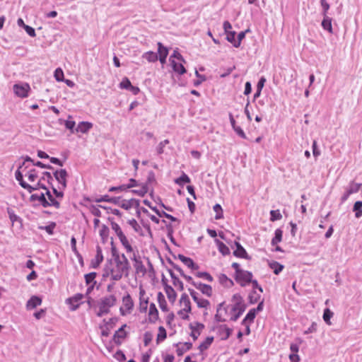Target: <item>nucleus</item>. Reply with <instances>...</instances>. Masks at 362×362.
Listing matches in <instances>:
<instances>
[{"instance_id":"f257e3e1","label":"nucleus","mask_w":362,"mask_h":362,"mask_svg":"<svg viewBox=\"0 0 362 362\" xmlns=\"http://www.w3.org/2000/svg\"><path fill=\"white\" fill-rule=\"evenodd\" d=\"M117 302L115 295L105 296L100 299L98 303L99 310L96 313L98 317H103L110 313V308L113 307Z\"/></svg>"},{"instance_id":"f03ea898","label":"nucleus","mask_w":362,"mask_h":362,"mask_svg":"<svg viewBox=\"0 0 362 362\" xmlns=\"http://www.w3.org/2000/svg\"><path fill=\"white\" fill-rule=\"evenodd\" d=\"M115 262L116 264V269H115V274H112V279L119 281L122 278L123 275L127 277L131 266L124 264V262H121V259L115 260Z\"/></svg>"},{"instance_id":"7ed1b4c3","label":"nucleus","mask_w":362,"mask_h":362,"mask_svg":"<svg viewBox=\"0 0 362 362\" xmlns=\"http://www.w3.org/2000/svg\"><path fill=\"white\" fill-rule=\"evenodd\" d=\"M252 276L253 275L251 272L244 269L240 273L234 274L235 281L243 287L245 286L247 284H250Z\"/></svg>"},{"instance_id":"20e7f679","label":"nucleus","mask_w":362,"mask_h":362,"mask_svg":"<svg viewBox=\"0 0 362 362\" xmlns=\"http://www.w3.org/2000/svg\"><path fill=\"white\" fill-rule=\"evenodd\" d=\"M53 176L56 180L62 185V189L67 187V177L69 176L66 169L57 170L53 173Z\"/></svg>"},{"instance_id":"39448f33","label":"nucleus","mask_w":362,"mask_h":362,"mask_svg":"<svg viewBox=\"0 0 362 362\" xmlns=\"http://www.w3.org/2000/svg\"><path fill=\"white\" fill-rule=\"evenodd\" d=\"M15 177H16V180L18 182L21 187H23V189L28 190V192L29 193H32L33 192L37 190V187L29 185L23 180V175L21 171L16 170L15 173Z\"/></svg>"},{"instance_id":"423d86ee","label":"nucleus","mask_w":362,"mask_h":362,"mask_svg":"<svg viewBox=\"0 0 362 362\" xmlns=\"http://www.w3.org/2000/svg\"><path fill=\"white\" fill-rule=\"evenodd\" d=\"M30 89V86L27 83L23 84H15L13 86L14 93L20 98L28 97Z\"/></svg>"},{"instance_id":"0eeeda50","label":"nucleus","mask_w":362,"mask_h":362,"mask_svg":"<svg viewBox=\"0 0 362 362\" xmlns=\"http://www.w3.org/2000/svg\"><path fill=\"white\" fill-rule=\"evenodd\" d=\"M189 328L192 330L189 335L195 341L197 339L198 337L201 334V332L204 328V325L201 322H196L194 323H190L189 325Z\"/></svg>"},{"instance_id":"6e6552de","label":"nucleus","mask_w":362,"mask_h":362,"mask_svg":"<svg viewBox=\"0 0 362 362\" xmlns=\"http://www.w3.org/2000/svg\"><path fill=\"white\" fill-rule=\"evenodd\" d=\"M180 304H183L185 308L182 310H180L177 312L178 315L182 314L184 312L187 313H189L192 311L191 302L189 298V296L187 293H184L182 294L181 298L180 299Z\"/></svg>"},{"instance_id":"1a4fd4ad","label":"nucleus","mask_w":362,"mask_h":362,"mask_svg":"<svg viewBox=\"0 0 362 362\" xmlns=\"http://www.w3.org/2000/svg\"><path fill=\"white\" fill-rule=\"evenodd\" d=\"M234 245L236 249L233 251V255L236 257L250 259L251 257L247 254L245 249L238 241H235Z\"/></svg>"},{"instance_id":"9d476101","label":"nucleus","mask_w":362,"mask_h":362,"mask_svg":"<svg viewBox=\"0 0 362 362\" xmlns=\"http://www.w3.org/2000/svg\"><path fill=\"white\" fill-rule=\"evenodd\" d=\"M103 255L102 252V249L99 245L96 247V255L95 259L91 260L90 267L93 269H97L99 267L100 264L103 261Z\"/></svg>"},{"instance_id":"9b49d317","label":"nucleus","mask_w":362,"mask_h":362,"mask_svg":"<svg viewBox=\"0 0 362 362\" xmlns=\"http://www.w3.org/2000/svg\"><path fill=\"white\" fill-rule=\"evenodd\" d=\"M127 325H123L118 330H117L113 334L112 340L117 345L119 346L122 344L120 339H124L127 337V332L124 331V328Z\"/></svg>"},{"instance_id":"f8f14e48","label":"nucleus","mask_w":362,"mask_h":362,"mask_svg":"<svg viewBox=\"0 0 362 362\" xmlns=\"http://www.w3.org/2000/svg\"><path fill=\"white\" fill-rule=\"evenodd\" d=\"M177 258L188 268L191 269L192 270H197L199 267L198 264H197L192 259L188 257H185V255L182 254H178Z\"/></svg>"},{"instance_id":"ddd939ff","label":"nucleus","mask_w":362,"mask_h":362,"mask_svg":"<svg viewBox=\"0 0 362 362\" xmlns=\"http://www.w3.org/2000/svg\"><path fill=\"white\" fill-rule=\"evenodd\" d=\"M139 205H140L139 200L134 199V198L130 199L128 201L124 199L121 203L119 202V206L121 208H122L125 210H129L133 206H134L136 209H139Z\"/></svg>"},{"instance_id":"4468645a","label":"nucleus","mask_w":362,"mask_h":362,"mask_svg":"<svg viewBox=\"0 0 362 362\" xmlns=\"http://www.w3.org/2000/svg\"><path fill=\"white\" fill-rule=\"evenodd\" d=\"M194 287L199 290L202 294L206 295L208 297H211L213 293L212 287L210 285L203 284L202 282H197L194 284Z\"/></svg>"},{"instance_id":"2eb2a0df","label":"nucleus","mask_w":362,"mask_h":362,"mask_svg":"<svg viewBox=\"0 0 362 362\" xmlns=\"http://www.w3.org/2000/svg\"><path fill=\"white\" fill-rule=\"evenodd\" d=\"M229 119H230V124L233 127V129L235 131V132L240 138L246 139L247 136H246L244 131L243 130V129L240 127L236 125V122L231 113H229Z\"/></svg>"},{"instance_id":"dca6fc26","label":"nucleus","mask_w":362,"mask_h":362,"mask_svg":"<svg viewBox=\"0 0 362 362\" xmlns=\"http://www.w3.org/2000/svg\"><path fill=\"white\" fill-rule=\"evenodd\" d=\"M158 320V310L153 303H151L149 306L148 311V322L150 323H155Z\"/></svg>"},{"instance_id":"f3484780","label":"nucleus","mask_w":362,"mask_h":362,"mask_svg":"<svg viewBox=\"0 0 362 362\" xmlns=\"http://www.w3.org/2000/svg\"><path fill=\"white\" fill-rule=\"evenodd\" d=\"M83 298V295L81 293H77L74 296L69 298L66 300L71 305V309L72 310H76L79 307L78 302L82 300Z\"/></svg>"},{"instance_id":"a211bd4d","label":"nucleus","mask_w":362,"mask_h":362,"mask_svg":"<svg viewBox=\"0 0 362 362\" xmlns=\"http://www.w3.org/2000/svg\"><path fill=\"white\" fill-rule=\"evenodd\" d=\"M42 303V298L37 296H33L28 300L26 308L28 310L35 308L37 306L40 305Z\"/></svg>"},{"instance_id":"6ab92c4d","label":"nucleus","mask_w":362,"mask_h":362,"mask_svg":"<svg viewBox=\"0 0 362 362\" xmlns=\"http://www.w3.org/2000/svg\"><path fill=\"white\" fill-rule=\"evenodd\" d=\"M93 127V124L89 122H81L75 129V132L87 133Z\"/></svg>"},{"instance_id":"aec40b11","label":"nucleus","mask_w":362,"mask_h":362,"mask_svg":"<svg viewBox=\"0 0 362 362\" xmlns=\"http://www.w3.org/2000/svg\"><path fill=\"white\" fill-rule=\"evenodd\" d=\"M120 199H121L120 197H110L109 195L105 194V195L101 196L100 198L96 199L95 202H106L112 203V204L119 206Z\"/></svg>"},{"instance_id":"412c9836","label":"nucleus","mask_w":362,"mask_h":362,"mask_svg":"<svg viewBox=\"0 0 362 362\" xmlns=\"http://www.w3.org/2000/svg\"><path fill=\"white\" fill-rule=\"evenodd\" d=\"M218 332L223 335L221 340H226L231 335L233 329L229 328L226 325H221L218 326Z\"/></svg>"},{"instance_id":"4be33fe9","label":"nucleus","mask_w":362,"mask_h":362,"mask_svg":"<svg viewBox=\"0 0 362 362\" xmlns=\"http://www.w3.org/2000/svg\"><path fill=\"white\" fill-rule=\"evenodd\" d=\"M122 303L127 313H130L134 308V301L129 293L122 298Z\"/></svg>"},{"instance_id":"5701e85b","label":"nucleus","mask_w":362,"mask_h":362,"mask_svg":"<svg viewBox=\"0 0 362 362\" xmlns=\"http://www.w3.org/2000/svg\"><path fill=\"white\" fill-rule=\"evenodd\" d=\"M332 19L329 16H323V20L321 23L322 28L329 33H333V29L332 25Z\"/></svg>"},{"instance_id":"b1692460","label":"nucleus","mask_w":362,"mask_h":362,"mask_svg":"<svg viewBox=\"0 0 362 362\" xmlns=\"http://www.w3.org/2000/svg\"><path fill=\"white\" fill-rule=\"evenodd\" d=\"M157 300H158V303L159 304V307L161 309V310L163 312H168V308L167 302H166L165 296L162 292L158 293Z\"/></svg>"},{"instance_id":"393cba45","label":"nucleus","mask_w":362,"mask_h":362,"mask_svg":"<svg viewBox=\"0 0 362 362\" xmlns=\"http://www.w3.org/2000/svg\"><path fill=\"white\" fill-rule=\"evenodd\" d=\"M215 243L218 247V251L223 256H226V255H228L230 254V249L226 244H224L223 242H221V240H219L218 239H215Z\"/></svg>"},{"instance_id":"a878e982","label":"nucleus","mask_w":362,"mask_h":362,"mask_svg":"<svg viewBox=\"0 0 362 362\" xmlns=\"http://www.w3.org/2000/svg\"><path fill=\"white\" fill-rule=\"evenodd\" d=\"M170 63L175 72H177L180 75H182L187 72L186 69L182 63H177L175 60H170Z\"/></svg>"},{"instance_id":"bb28decb","label":"nucleus","mask_w":362,"mask_h":362,"mask_svg":"<svg viewBox=\"0 0 362 362\" xmlns=\"http://www.w3.org/2000/svg\"><path fill=\"white\" fill-rule=\"evenodd\" d=\"M269 267L273 270L276 275L279 274L284 268V266L276 261L269 262Z\"/></svg>"},{"instance_id":"cd10ccee","label":"nucleus","mask_w":362,"mask_h":362,"mask_svg":"<svg viewBox=\"0 0 362 362\" xmlns=\"http://www.w3.org/2000/svg\"><path fill=\"white\" fill-rule=\"evenodd\" d=\"M214 337L211 336V337H207L205 340L201 343L199 344V346H198V349L200 351V352H203L205 350H207L209 346L211 345V344L213 343L214 341Z\"/></svg>"},{"instance_id":"c85d7f7f","label":"nucleus","mask_w":362,"mask_h":362,"mask_svg":"<svg viewBox=\"0 0 362 362\" xmlns=\"http://www.w3.org/2000/svg\"><path fill=\"white\" fill-rule=\"evenodd\" d=\"M190 182L191 180L189 177L184 172L182 173V175L179 177L175 180V183L181 187H183L185 184L189 183Z\"/></svg>"},{"instance_id":"c756f323","label":"nucleus","mask_w":362,"mask_h":362,"mask_svg":"<svg viewBox=\"0 0 362 362\" xmlns=\"http://www.w3.org/2000/svg\"><path fill=\"white\" fill-rule=\"evenodd\" d=\"M46 190V192H45V194L46 196L47 197V199L49 201V206H54L56 209H59L60 208V203L59 202H58L53 196L52 194H51L50 191L47 188Z\"/></svg>"},{"instance_id":"7c9ffc66","label":"nucleus","mask_w":362,"mask_h":362,"mask_svg":"<svg viewBox=\"0 0 362 362\" xmlns=\"http://www.w3.org/2000/svg\"><path fill=\"white\" fill-rule=\"evenodd\" d=\"M219 283L226 286V287H231L234 285L233 280L229 279L226 274H221L219 276Z\"/></svg>"},{"instance_id":"2f4dec72","label":"nucleus","mask_w":362,"mask_h":362,"mask_svg":"<svg viewBox=\"0 0 362 362\" xmlns=\"http://www.w3.org/2000/svg\"><path fill=\"white\" fill-rule=\"evenodd\" d=\"M283 237V230L280 228H277L274 232V237L272 239V245H276L279 243L281 242Z\"/></svg>"},{"instance_id":"473e14b6","label":"nucleus","mask_w":362,"mask_h":362,"mask_svg":"<svg viewBox=\"0 0 362 362\" xmlns=\"http://www.w3.org/2000/svg\"><path fill=\"white\" fill-rule=\"evenodd\" d=\"M142 57L146 59L149 62H155L158 59V54L152 51H148L144 53Z\"/></svg>"},{"instance_id":"72a5a7b5","label":"nucleus","mask_w":362,"mask_h":362,"mask_svg":"<svg viewBox=\"0 0 362 362\" xmlns=\"http://www.w3.org/2000/svg\"><path fill=\"white\" fill-rule=\"evenodd\" d=\"M167 297L171 303H174L176 300L177 293L173 287H167L165 290Z\"/></svg>"},{"instance_id":"f704fd0d","label":"nucleus","mask_w":362,"mask_h":362,"mask_svg":"<svg viewBox=\"0 0 362 362\" xmlns=\"http://www.w3.org/2000/svg\"><path fill=\"white\" fill-rule=\"evenodd\" d=\"M7 213L8 214L9 219L13 224L15 222H19L21 224H22V218L20 216H17L12 209L7 208Z\"/></svg>"},{"instance_id":"c9c22d12","label":"nucleus","mask_w":362,"mask_h":362,"mask_svg":"<svg viewBox=\"0 0 362 362\" xmlns=\"http://www.w3.org/2000/svg\"><path fill=\"white\" fill-rule=\"evenodd\" d=\"M149 189L148 187H147V183H143L141 185V188L140 189H132L131 190V192H132L134 194H136L139 197H144L146 194L148 192Z\"/></svg>"},{"instance_id":"e433bc0d","label":"nucleus","mask_w":362,"mask_h":362,"mask_svg":"<svg viewBox=\"0 0 362 362\" xmlns=\"http://www.w3.org/2000/svg\"><path fill=\"white\" fill-rule=\"evenodd\" d=\"M353 211L355 212V217L359 218L362 216V201H356L353 207Z\"/></svg>"},{"instance_id":"4c0bfd02","label":"nucleus","mask_w":362,"mask_h":362,"mask_svg":"<svg viewBox=\"0 0 362 362\" xmlns=\"http://www.w3.org/2000/svg\"><path fill=\"white\" fill-rule=\"evenodd\" d=\"M167 338V332L163 326L158 327V334L157 335L156 342L159 344Z\"/></svg>"},{"instance_id":"58836bf2","label":"nucleus","mask_w":362,"mask_h":362,"mask_svg":"<svg viewBox=\"0 0 362 362\" xmlns=\"http://www.w3.org/2000/svg\"><path fill=\"white\" fill-rule=\"evenodd\" d=\"M139 301V312L141 313H146L148 309V298H147L146 299H143L142 298H140Z\"/></svg>"},{"instance_id":"ea45409f","label":"nucleus","mask_w":362,"mask_h":362,"mask_svg":"<svg viewBox=\"0 0 362 362\" xmlns=\"http://www.w3.org/2000/svg\"><path fill=\"white\" fill-rule=\"evenodd\" d=\"M213 209L216 212V220H219L223 217V209L219 204H216L214 206Z\"/></svg>"},{"instance_id":"a19ab883","label":"nucleus","mask_w":362,"mask_h":362,"mask_svg":"<svg viewBox=\"0 0 362 362\" xmlns=\"http://www.w3.org/2000/svg\"><path fill=\"white\" fill-rule=\"evenodd\" d=\"M134 266L135 267L136 272L137 274L142 273L143 275H144L146 273V269L144 265L143 264L142 262L141 261V259L139 261H136Z\"/></svg>"},{"instance_id":"79ce46f5","label":"nucleus","mask_w":362,"mask_h":362,"mask_svg":"<svg viewBox=\"0 0 362 362\" xmlns=\"http://www.w3.org/2000/svg\"><path fill=\"white\" fill-rule=\"evenodd\" d=\"M195 276L198 278L204 279L209 282L214 281L213 276L207 272H198L195 274Z\"/></svg>"},{"instance_id":"37998d69","label":"nucleus","mask_w":362,"mask_h":362,"mask_svg":"<svg viewBox=\"0 0 362 362\" xmlns=\"http://www.w3.org/2000/svg\"><path fill=\"white\" fill-rule=\"evenodd\" d=\"M56 223L51 222L49 225L45 226H39L38 228L40 230H45L49 235H53Z\"/></svg>"},{"instance_id":"c03bdc74","label":"nucleus","mask_w":362,"mask_h":362,"mask_svg":"<svg viewBox=\"0 0 362 362\" xmlns=\"http://www.w3.org/2000/svg\"><path fill=\"white\" fill-rule=\"evenodd\" d=\"M260 298V295L257 294L255 290H252L248 296L249 303L250 304L256 303Z\"/></svg>"},{"instance_id":"a18cd8bd","label":"nucleus","mask_w":362,"mask_h":362,"mask_svg":"<svg viewBox=\"0 0 362 362\" xmlns=\"http://www.w3.org/2000/svg\"><path fill=\"white\" fill-rule=\"evenodd\" d=\"M158 54L163 57L168 55V49L160 42H158Z\"/></svg>"},{"instance_id":"49530a36","label":"nucleus","mask_w":362,"mask_h":362,"mask_svg":"<svg viewBox=\"0 0 362 362\" xmlns=\"http://www.w3.org/2000/svg\"><path fill=\"white\" fill-rule=\"evenodd\" d=\"M128 223L133 228L134 231L139 233L140 234V235H142V236L144 235V234L142 233L141 228L140 227V226L138 224L137 221L134 218L129 220Z\"/></svg>"},{"instance_id":"de8ad7c7","label":"nucleus","mask_w":362,"mask_h":362,"mask_svg":"<svg viewBox=\"0 0 362 362\" xmlns=\"http://www.w3.org/2000/svg\"><path fill=\"white\" fill-rule=\"evenodd\" d=\"M334 313L329 308H325L323 313V320L327 325H331L330 319L332 317Z\"/></svg>"},{"instance_id":"09e8293b","label":"nucleus","mask_w":362,"mask_h":362,"mask_svg":"<svg viewBox=\"0 0 362 362\" xmlns=\"http://www.w3.org/2000/svg\"><path fill=\"white\" fill-rule=\"evenodd\" d=\"M97 276V273L95 272H90L88 274H85L84 278L86 281V284L87 285H90V284H94L95 278Z\"/></svg>"},{"instance_id":"8fccbe9b","label":"nucleus","mask_w":362,"mask_h":362,"mask_svg":"<svg viewBox=\"0 0 362 362\" xmlns=\"http://www.w3.org/2000/svg\"><path fill=\"white\" fill-rule=\"evenodd\" d=\"M361 187V184L355 183L354 181H352L350 182L349 187L347 190L349 191V193H351L352 194L354 193L358 192Z\"/></svg>"},{"instance_id":"3c124183","label":"nucleus","mask_w":362,"mask_h":362,"mask_svg":"<svg viewBox=\"0 0 362 362\" xmlns=\"http://www.w3.org/2000/svg\"><path fill=\"white\" fill-rule=\"evenodd\" d=\"M110 245H111V253H112V257L114 258V261L119 259H120V255L119 254V252H118L117 247H115V245L114 244V241H113V238H111Z\"/></svg>"},{"instance_id":"603ef678","label":"nucleus","mask_w":362,"mask_h":362,"mask_svg":"<svg viewBox=\"0 0 362 362\" xmlns=\"http://www.w3.org/2000/svg\"><path fill=\"white\" fill-rule=\"evenodd\" d=\"M195 76L198 78L197 80H194L193 84L194 86L197 87L202 84V82L206 80V78L204 75L200 74L197 70L195 71Z\"/></svg>"},{"instance_id":"864d4df0","label":"nucleus","mask_w":362,"mask_h":362,"mask_svg":"<svg viewBox=\"0 0 362 362\" xmlns=\"http://www.w3.org/2000/svg\"><path fill=\"white\" fill-rule=\"evenodd\" d=\"M247 308V305H243L241 308H240V310H237L236 312H233L234 314L231 316L230 320L235 322L238 320V319L243 315V313L245 312V309Z\"/></svg>"},{"instance_id":"5fc2aeb1","label":"nucleus","mask_w":362,"mask_h":362,"mask_svg":"<svg viewBox=\"0 0 362 362\" xmlns=\"http://www.w3.org/2000/svg\"><path fill=\"white\" fill-rule=\"evenodd\" d=\"M170 143L168 139H165L160 141L156 147V152L158 155H161L164 153V147Z\"/></svg>"},{"instance_id":"6e6d98bb","label":"nucleus","mask_w":362,"mask_h":362,"mask_svg":"<svg viewBox=\"0 0 362 362\" xmlns=\"http://www.w3.org/2000/svg\"><path fill=\"white\" fill-rule=\"evenodd\" d=\"M112 274H115V269L112 267H109L108 264H105V267L103 269V277L104 279H105V278L108 277L110 276V274H111V277H112Z\"/></svg>"},{"instance_id":"4d7b16f0","label":"nucleus","mask_w":362,"mask_h":362,"mask_svg":"<svg viewBox=\"0 0 362 362\" xmlns=\"http://www.w3.org/2000/svg\"><path fill=\"white\" fill-rule=\"evenodd\" d=\"M132 86L130 80L127 77H124L119 83V88L127 90Z\"/></svg>"},{"instance_id":"13d9d810","label":"nucleus","mask_w":362,"mask_h":362,"mask_svg":"<svg viewBox=\"0 0 362 362\" xmlns=\"http://www.w3.org/2000/svg\"><path fill=\"white\" fill-rule=\"evenodd\" d=\"M250 30L247 29L245 31H241L238 34L237 37V41L235 42V45H234V47L238 48L240 46L241 41L245 37L246 33L249 32Z\"/></svg>"},{"instance_id":"bf43d9fd","label":"nucleus","mask_w":362,"mask_h":362,"mask_svg":"<svg viewBox=\"0 0 362 362\" xmlns=\"http://www.w3.org/2000/svg\"><path fill=\"white\" fill-rule=\"evenodd\" d=\"M282 216L279 210H272L270 211V220L272 221H276L281 219Z\"/></svg>"},{"instance_id":"052dcab7","label":"nucleus","mask_w":362,"mask_h":362,"mask_svg":"<svg viewBox=\"0 0 362 362\" xmlns=\"http://www.w3.org/2000/svg\"><path fill=\"white\" fill-rule=\"evenodd\" d=\"M320 5L322 6V16H328V10L329 9V4L327 2L326 0H320Z\"/></svg>"},{"instance_id":"680f3d73","label":"nucleus","mask_w":362,"mask_h":362,"mask_svg":"<svg viewBox=\"0 0 362 362\" xmlns=\"http://www.w3.org/2000/svg\"><path fill=\"white\" fill-rule=\"evenodd\" d=\"M45 193H41L39 195L38 202L44 208L49 206V201L45 197Z\"/></svg>"},{"instance_id":"e2e57ef3","label":"nucleus","mask_w":362,"mask_h":362,"mask_svg":"<svg viewBox=\"0 0 362 362\" xmlns=\"http://www.w3.org/2000/svg\"><path fill=\"white\" fill-rule=\"evenodd\" d=\"M256 315L257 313L255 311V309H250L245 317V320H248L250 323H252L253 322Z\"/></svg>"},{"instance_id":"0e129e2a","label":"nucleus","mask_w":362,"mask_h":362,"mask_svg":"<svg viewBox=\"0 0 362 362\" xmlns=\"http://www.w3.org/2000/svg\"><path fill=\"white\" fill-rule=\"evenodd\" d=\"M25 176H28L30 182H34L37 177V170L35 168L31 169L28 172V173H25Z\"/></svg>"},{"instance_id":"69168bd1","label":"nucleus","mask_w":362,"mask_h":362,"mask_svg":"<svg viewBox=\"0 0 362 362\" xmlns=\"http://www.w3.org/2000/svg\"><path fill=\"white\" fill-rule=\"evenodd\" d=\"M65 127L70 130L71 133H75V125L76 122L74 120H66L64 121Z\"/></svg>"},{"instance_id":"338daca9","label":"nucleus","mask_w":362,"mask_h":362,"mask_svg":"<svg viewBox=\"0 0 362 362\" xmlns=\"http://www.w3.org/2000/svg\"><path fill=\"white\" fill-rule=\"evenodd\" d=\"M226 34L227 41L233 44V45L234 46V45H235V42L237 41V40H235L236 33L235 31H230L226 33Z\"/></svg>"},{"instance_id":"774afa93","label":"nucleus","mask_w":362,"mask_h":362,"mask_svg":"<svg viewBox=\"0 0 362 362\" xmlns=\"http://www.w3.org/2000/svg\"><path fill=\"white\" fill-rule=\"evenodd\" d=\"M197 304L198 308H208L210 305V303L208 300L204 298H199L197 302H195Z\"/></svg>"}]
</instances>
